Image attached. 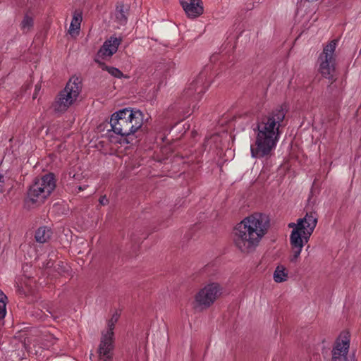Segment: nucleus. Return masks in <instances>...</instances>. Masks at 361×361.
I'll list each match as a JSON object with an SVG mask.
<instances>
[{
    "label": "nucleus",
    "instance_id": "obj_1",
    "mask_svg": "<svg viewBox=\"0 0 361 361\" xmlns=\"http://www.w3.org/2000/svg\"><path fill=\"white\" fill-rule=\"evenodd\" d=\"M284 118V111L276 109L259 121L255 142L250 145L252 157L263 158L271 154L279 140V129Z\"/></svg>",
    "mask_w": 361,
    "mask_h": 361
},
{
    "label": "nucleus",
    "instance_id": "obj_2",
    "mask_svg": "<svg viewBox=\"0 0 361 361\" xmlns=\"http://www.w3.org/2000/svg\"><path fill=\"white\" fill-rule=\"evenodd\" d=\"M269 226V220L265 214L255 213L245 217L235 227V245L242 252H253L267 233Z\"/></svg>",
    "mask_w": 361,
    "mask_h": 361
},
{
    "label": "nucleus",
    "instance_id": "obj_3",
    "mask_svg": "<svg viewBox=\"0 0 361 361\" xmlns=\"http://www.w3.org/2000/svg\"><path fill=\"white\" fill-rule=\"evenodd\" d=\"M143 115L140 110L123 109L114 113L110 119L113 131L121 136L135 133L142 125Z\"/></svg>",
    "mask_w": 361,
    "mask_h": 361
},
{
    "label": "nucleus",
    "instance_id": "obj_4",
    "mask_svg": "<svg viewBox=\"0 0 361 361\" xmlns=\"http://www.w3.org/2000/svg\"><path fill=\"white\" fill-rule=\"evenodd\" d=\"M55 187L56 182L52 173L36 178L28 189L27 202L33 204H41L48 198Z\"/></svg>",
    "mask_w": 361,
    "mask_h": 361
},
{
    "label": "nucleus",
    "instance_id": "obj_5",
    "mask_svg": "<svg viewBox=\"0 0 361 361\" xmlns=\"http://www.w3.org/2000/svg\"><path fill=\"white\" fill-rule=\"evenodd\" d=\"M224 288L218 282H209L200 288L194 298V307L205 310L210 307L224 293Z\"/></svg>",
    "mask_w": 361,
    "mask_h": 361
},
{
    "label": "nucleus",
    "instance_id": "obj_6",
    "mask_svg": "<svg viewBox=\"0 0 361 361\" xmlns=\"http://www.w3.org/2000/svg\"><path fill=\"white\" fill-rule=\"evenodd\" d=\"M80 91V80L77 77H72L54 103V111L58 112L66 111L76 101Z\"/></svg>",
    "mask_w": 361,
    "mask_h": 361
},
{
    "label": "nucleus",
    "instance_id": "obj_7",
    "mask_svg": "<svg viewBox=\"0 0 361 361\" xmlns=\"http://www.w3.org/2000/svg\"><path fill=\"white\" fill-rule=\"evenodd\" d=\"M318 221V214L316 212H307L303 218L297 220V223H290L288 226L292 228L291 233L295 232L301 240L308 242Z\"/></svg>",
    "mask_w": 361,
    "mask_h": 361
},
{
    "label": "nucleus",
    "instance_id": "obj_8",
    "mask_svg": "<svg viewBox=\"0 0 361 361\" xmlns=\"http://www.w3.org/2000/svg\"><path fill=\"white\" fill-rule=\"evenodd\" d=\"M338 40L334 39L327 44L319 57V72L328 79H331L335 71V50Z\"/></svg>",
    "mask_w": 361,
    "mask_h": 361
},
{
    "label": "nucleus",
    "instance_id": "obj_9",
    "mask_svg": "<svg viewBox=\"0 0 361 361\" xmlns=\"http://www.w3.org/2000/svg\"><path fill=\"white\" fill-rule=\"evenodd\" d=\"M350 348V339L347 334L341 335L332 349V361H346Z\"/></svg>",
    "mask_w": 361,
    "mask_h": 361
},
{
    "label": "nucleus",
    "instance_id": "obj_10",
    "mask_svg": "<svg viewBox=\"0 0 361 361\" xmlns=\"http://www.w3.org/2000/svg\"><path fill=\"white\" fill-rule=\"evenodd\" d=\"M180 4L190 18H196L204 12L202 0H180Z\"/></svg>",
    "mask_w": 361,
    "mask_h": 361
},
{
    "label": "nucleus",
    "instance_id": "obj_11",
    "mask_svg": "<svg viewBox=\"0 0 361 361\" xmlns=\"http://www.w3.org/2000/svg\"><path fill=\"white\" fill-rule=\"evenodd\" d=\"M122 39L111 36L109 39L106 40L98 52V56L103 59L106 57H111L114 54L121 44Z\"/></svg>",
    "mask_w": 361,
    "mask_h": 361
},
{
    "label": "nucleus",
    "instance_id": "obj_12",
    "mask_svg": "<svg viewBox=\"0 0 361 361\" xmlns=\"http://www.w3.org/2000/svg\"><path fill=\"white\" fill-rule=\"evenodd\" d=\"M307 242L301 240L295 232L290 233V243L291 245L292 254L290 256V261L291 262H296L300 257L302 247Z\"/></svg>",
    "mask_w": 361,
    "mask_h": 361
},
{
    "label": "nucleus",
    "instance_id": "obj_13",
    "mask_svg": "<svg viewBox=\"0 0 361 361\" xmlns=\"http://www.w3.org/2000/svg\"><path fill=\"white\" fill-rule=\"evenodd\" d=\"M114 348V335L111 332H103L98 349L99 355L112 354Z\"/></svg>",
    "mask_w": 361,
    "mask_h": 361
},
{
    "label": "nucleus",
    "instance_id": "obj_14",
    "mask_svg": "<svg viewBox=\"0 0 361 361\" xmlns=\"http://www.w3.org/2000/svg\"><path fill=\"white\" fill-rule=\"evenodd\" d=\"M82 20V12L75 11L73 14V18L69 27L68 32L71 35H78L80 29V25Z\"/></svg>",
    "mask_w": 361,
    "mask_h": 361
},
{
    "label": "nucleus",
    "instance_id": "obj_15",
    "mask_svg": "<svg viewBox=\"0 0 361 361\" xmlns=\"http://www.w3.org/2000/svg\"><path fill=\"white\" fill-rule=\"evenodd\" d=\"M204 76L201 75L200 77L193 81L189 86L186 94L191 96L194 92H197L198 94L204 92L206 88L203 86V81Z\"/></svg>",
    "mask_w": 361,
    "mask_h": 361
},
{
    "label": "nucleus",
    "instance_id": "obj_16",
    "mask_svg": "<svg viewBox=\"0 0 361 361\" xmlns=\"http://www.w3.org/2000/svg\"><path fill=\"white\" fill-rule=\"evenodd\" d=\"M288 279V271L282 264H279L273 274V279L276 283H283Z\"/></svg>",
    "mask_w": 361,
    "mask_h": 361
},
{
    "label": "nucleus",
    "instance_id": "obj_17",
    "mask_svg": "<svg viewBox=\"0 0 361 361\" xmlns=\"http://www.w3.org/2000/svg\"><path fill=\"white\" fill-rule=\"evenodd\" d=\"M51 235V231L46 227H39L35 233L36 241L39 243H44L47 242Z\"/></svg>",
    "mask_w": 361,
    "mask_h": 361
},
{
    "label": "nucleus",
    "instance_id": "obj_18",
    "mask_svg": "<svg viewBox=\"0 0 361 361\" xmlns=\"http://www.w3.org/2000/svg\"><path fill=\"white\" fill-rule=\"evenodd\" d=\"M116 18L121 25H124L127 22V17L124 6L118 5L116 10Z\"/></svg>",
    "mask_w": 361,
    "mask_h": 361
},
{
    "label": "nucleus",
    "instance_id": "obj_19",
    "mask_svg": "<svg viewBox=\"0 0 361 361\" xmlns=\"http://www.w3.org/2000/svg\"><path fill=\"white\" fill-rule=\"evenodd\" d=\"M33 26V19L28 15H25L21 22L20 27L23 32H28Z\"/></svg>",
    "mask_w": 361,
    "mask_h": 361
},
{
    "label": "nucleus",
    "instance_id": "obj_20",
    "mask_svg": "<svg viewBox=\"0 0 361 361\" xmlns=\"http://www.w3.org/2000/svg\"><path fill=\"white\" fill-rule=\"evenodd\" d=\"M119 319V314L118 312H115L111 317V319L108 321L107 323V330L104 331V333L111 332L114 335V329L115 327V324L118 322Z\"/></svg>",
    "mask_w": 361,
    "mask_h": 361
},
{
    "label": "nucleus",
    "instance_id": "obj_21",
    "mask_svg": "<svg viewBox=\"0 0 361 361\" xmlns=\"http://www.w3.org/2000/svg\"><path fill=\"white\" fill-rule=\"evenodd\" d=\"M6 296L0 290V319L4 318L6 314Z\"/></svg>",
    "mask_w": 361,
    "mask_h": 361
},
{
    "label": "nucleus",
    "instance_id": "obj_22",
    "mask_svg": "<svg viewBox=\"0 0 361 361\" xmlns=\"http://www.w3.org/2000/svg\"><path fill=\"white\" fill-rule=\"evenodd\" d=\"M102 68L108 71L109 74H111L112 76L115 78H121L122 77H123V73L116 68L104 66Z\"/></svg>",
    "mask_w": 361,
    "mask_h": 361
},
{
    "label": "nucleus",
    "instance_id": "obj_23",
    "mask_svg": "<svg viewBox=\"0 0 361 361\" xmlns=\"http://www.w3.org/2000/svg\"><path fill=\"white\" fill-rule=\"evenodd\" d=\"M101 361H112V354L108 355H99Z\"/></svg>",
    "mask_w": 361,
    "mask_h": 361
},
{
    "label": "nucleus",
    "instance_id": "obj_24",
    "mask_svg": "<svg viewBox=\"0 0 361 361\" xmlns=\"http://www.w3.org/2000/svg\"><path fill=\"white\" fill-rule=\"evenodd\" d=\"M4 177L1 174H0V193L3 192L4 189Z\"/></svg>",
    "mask_w": 361,
    "mask_h": 361
},
{
    "label": "nucleus",
    "instance_id": "obj_25",
    "mask_svg": "<svg viewBox=\"0 0 361 361\" xmlns=\"http://www.w3.org/2000/svg\"><path fill=\"white\" fill-rule=\"evenodd\" d=\"M99 203H100L101 205H106L109 202V200H108V199L106 198V196H102L99 198Z\"/></svg>",
    "mask_w": 361,
    "mask_h": 361
},
{
    "label": "nucleus",
    "instance_id": "obj_26",
    "mask_svg": "<svg viewBox=\"0 0 361 361\" xmlns=\"http://www.w3.org/2000/svg\"><path fill=\"white\" fill-rule=\"evenodd\" d=\"M40 90V86L39 85H35V92L33 94V98L35 99L37 97V92L38 91Z\"/></svg>",
    "mask_w": 361,
    "mask_h": 361
},
{
    "label": "nucleus",
    "instance_id": "obj_27",
    "mask_svg": "<svg viewBox=\"0 0 361 361\" xmlns=\"http://www.w3.org/2000/svg\"><path fill=\"white\" fill-rule=\"evenodd\" d=\"M85 186H84V187L79 186L78 190H85Z\"/></svg>",
    "mask_w": 361,
    "mask_h": 361
}]
</instances>
